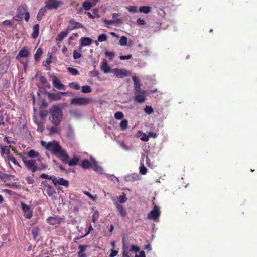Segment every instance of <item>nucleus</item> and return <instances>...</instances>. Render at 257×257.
<instances>
[{
	"instance_id": "nucleus-1",
	"label": "nucleus",
	"mask_w": 257,
	"mask_h": 257,
	"mask_svg": "<svg viewBox=\"0 0 257 257\" xmlns=\"http://www.w3.org/2000/svg\"><path fill=\"white\" fill-rule=\"evenodd\" d=\"M45 147L46 149L51 151V153L59 158L63 163L67 162L68 154L61 146H45Z\"/></svg>"
},
{
	"instance_id": "nucleus-2",
	"label": "nucleus",
	"mask_w": 257,
	"mask_h": 257,
	"mask_svg": "<svg viewBox=\"0 0 257 257\" xmlns=\"http://www.w3.org/2000/svg\"><path fill=\"white\" fill-rule=\"evenodd\" d=\"M50 113L52 116V122L55 125H58L61 122L63 116L62 109L56 105H54L50 109Z\"/></svg>"
},
{
	"instance_id": "nucleus-3",
	"label": "nucleus",
	"mask_w": 257,
	"mask_h": 257,
	"mask_svg": "<svg viewBox=\"0 0 257 257\" xmlns=\"http://www.w3.org/2000/svg\"><path fill=\"white\" fill-rule=\"evenodd\" d=\"M90 98L77 97L71 100L70 104L75 105H86L91 102Z\"/></svg>"
},
{
	"instance_id": "nucleus-4",
	"label": "nucleus",
	"mask_w": 257,
	"mask_h": 257,
	"mask_svg": "<svg viewBox=\"0 0 257 257\" xmlns=\"http://www.w3.org/2000/svg\"><path fill=\"white\" fill-rule=\"evenodd\" d=\"M23 161L27 169L31 170L33 173L35 172L37 170L38 167L36 165V161L35 160H28L26 158H23Z\"/></svg>"
},
{
	"instance_id": "nucleus-5",
	"label": "nucleus",
	"mask_w": 257,
	"mask_h": 257,
	"mask_svg": "<svg viewBox=\"0 0 257 257\" xmlns=\"http://www.w3.org/2000/svg\"><path fill=\"white\" fill-rule=\"evenodd\" d=\"M27 12V5L26 4L20 5L17 9V14L14 17L16 21H21L23 15Z\"/></svg>"
},
{
	"instance_id": "nucleus-6",
	"label": "nucleus",
	"mask_w": 257,
	"mask_h": 257,
	"mask_svg": "<svg viewBox=\"0 0 257 257\" xmlns=\"http://www.w3.org/2000/svg\"><path fill=\"white\" fill-rule=\"evenodd\" d=\"M160 211L159 207L155 205L153 210L148 214L147 218L149 219L155 220L159 217Z\"/></svg>"
},
{
	"instance_id": "nucleus-7",
	"label": "nucleus",
	"mask_w": 257,
	"mask_h": 257,
	"mask_svg": "<svg viewBox=\"0 0 257 257\" xmlns=\"http://www.w3.org/2000/svg\"><path fill=\"white\" fill-rule=\"evenodd\" d=\"M67 94L66 92H58L56 93H48V98L51 101H58L61 99L62 96H65Z\"/></svg>"
},
{
	"instance_id": "nucleus-8",
	"label": "nucleus",
	"mask_w": 257,
	"mask_h": 257,
	"mask_svg": "<svg viewBox=\"0 0 257 257\" xmlns=\"http://www.w3.org/2000/svg\"><path fill=\"white\" fill-rule=\"evenodd\" d=\"M112 72L116 77L119 78L125 77L130 74L128 71L122 69L114 68L112 69Z\"/></svg>"
},
{
	"instance_id": "nucleus-9",
	"label": "nucleus",
	"mask_w": 257,
	"mask_h": 257,
	"mask_svg": "<svg viewBox=\"0 0 257 257\" xmlns=\"http://www.w3.org/2000/svg\"><path fill=\"white\" fill-rule=\"evenodd\" d=\"M52 85L59 90H64L66 89V86L62 84L60 80L56 76H53Z\"/></svg>"
},
{
	"instance_id": "nucleus-10",
	"label": "nucleus",
	"mask_w": 257,
	"mask_h": 257,
	"mask_svg": "<svg viewBox=\"0 0 257 257\" xmlns=\"http://www.w3.org/2000/svg\"><path fill=\"white\" fill-rule=\"evenodd\" d=\"M22 210L25 215V217L28 219H30L32 217V211L31 208L28 205L22 202L21 203Z\"/></svg>"
},
{
	"instance_id": "nucleus-11",
	"label": "nucleus",
	"mask_w": 257,
	"mask_h": 257,
	"mask_svg": "<svg viewBox=\"0 0 257 257\" xmlns=\"http://www.w3.org/2000/svg\"><path fill=\"white\" fill-rule=\"evenodd\" d=\"M84 26L80 23L76 22L74 19L70 20L68 22V25L66 28L68 31L72 30L77 28H82Z\"/></svg>"
},
{
	"instance_id": "nucleus-12",
	"label": "nucleus",
	"mask_w": 257,
	"mask_h": 257,
	"mask_svg": "<svg viewBox=\"0 0 257 257\" xmlns=\"http://www.w3.org/2000/svg\"><path fill=\"white\" fill-rule=\"evenodd\" d=\"M132 79L134 84L135 94H136L137 93H140V92L142 91V90L141 89V84L139 79L136 76H132Z\"/></svg>"
},
{
	"instance_id": "nucleus-13",
	"label": "nucleus",
	"mask_w": 257,
	"mask_h": 257,
	"mask_svg": "<svg viewBox=\"0 0 257 257\" xmlns=\"http://www.w3.org/2000/svg\"><path fill=\"white\" fill-rule=\"evenodd\" d=\"M145 91L144 90L141 91L140 93H137L135 94L134 100L139 103H142L145 101Z\"/></svg>"
},
{
	"instance_id": "nucleus-14",
	"label": "nucleus",
	"mask_w": 257,
	"mask_h": 257,
	"mask_svg": "<svg viewBox=\"0 0 257 257\" xmlns=\"http://www.w3.org/2000/svg\"><path fill=\"white\" fill-rule=\"evenodd\" d=\"M28 157L33 158H37V161L41 162L43 158L40 156L38 152L35 151L34 150H30L27 153Z\"/></svg>"
},
{
	"instance_id": "nucleus-15",
	"label": "nucleus",
	"mask_w": 257,
	"mask_h": 257,
	"mask_svg": "<svg viewBox=\"0 0 257 257\" xmlns=\"http://www.w3.org/2000/svg\"><path fill=\"white\" fill-rule=\"evenodd\" d=\"M48 4H46L45 6L48 9H56L58 6L61 4L60 1H56V0H48Z\"/></svg>"
},
{
	"instance_id": "nucleus-16",
	"label": "nucleus",
	"mask_w": 257,
	"mask_h": 257,
	"mask_svg": "<svg viewBox=\"0 0 257 257\" xmlns=\"http://www.w3.org/2000/svg\"><path fill=\"white\" fill-rule=\"evenodd\" d=\"M55 181L53 183L56 185L57 184H58L60 185L64 186L65 187H68L69 186V181L67 180L64 179L63 178H59L57 179L55 177Z\"/></svg>"
},
{
	"instance_id": "nucleus-17",
	"label": "nucleus",
	"mask_w": 257,
	"mask_h": 257,
	"mask_svg": "<svg viewBox=\"0 0 257 257\" xmlns=\"http://www.w3.org/2000/svg\"><path fill=\"white\" fill-rule=\"evenodd\" d=\"M79 161V158L74 156L73 158L69 160V156L68 155L67 162H63L65 164H68L70 166L76 165Z\"/></svg>"
},
{
	"instance_id": "nucleus-18",
	"label": "nucleus",
	"mask_w": 257,
	"mask_h": 257,
	"mask_svg": "<svg viewBox=\"0 0 257 257\" xmlns=\"http://www.w3.org/2000/svg\"><path fill=\"white\" fill-rule=\"evenodd\" d=\"M47 223L50 225H54L59 224L61 222L60 218L58 216L49 217L47 219Z\"/></svg>"
},
{
	"instance_id": "nucleus-19",
	"label": "nucleus",
	"mask_w": 257,
	"mask_h": 257,
	"mask_svg": "<svg viewBox=\"0 0 257 257\" xmlns=\"http://www.w3.org/2000/svg\"><path fill=\"white\" fill-rule=\"evenodd\" d=\"M121 14L120 13H113L112 15V20L113 22V24L115 25H120L122 24L123 22L121 19L118 18V17L120 16Z\"/></svg>"
},
{
	"instance_id": "nucleus-20",
	"label": "nucleus",
	"mask_w": 257,
	"mask_h": 257,
	"mask_svg": "<svg viewBox=\"0 0 257 257\" xmlns=\"http://www.w3.org/2000/svg\"><path fill=\"white\" fill-rule=\"evenodd\" d=\"M80 41L82 46H86L90 45L92 43V39L89 37H82Z\"/></svg>"
},
{
	"instance_id": "nucleus-21",
	"label": "nucleus",
	"mask_w": 257,
	"mask_h": 257,
	"mask_svg": "<svg viewBox=\"0 0 257 257\" xmlns=\"http://www.w3.org/2000/svg\"><path fill=\"white\" fill-rule=\"evenodd\" d=\"M115 205L121 216L124 217L126 215V212L123 206L117 202Z\"/></svg>"
},
{
	"instance_id": "nucleus-22",
	"label": "nucleus",
	"mask_w": 257,
	"mask_h": 257,
	"mask_svg": "<svg viewBox=\"0 0 257 257\" xmlns=\"http://www.w3.org/2000/svg\"><path fill=\"white\" fill-rule=\"evenodd\" d=\"M69 31L66 28L65 31H62L60 33H59L56 37V40L57 41H62L64 38H65L67 35L68 34Z\"/></svg>"
},
{
	"instance_id": "nucleus-23",
	"label": "nucleus",
	"mask_w": 257,
	"mask_h": 257,
	"mask_svg": "<svg viewBox=\"0 0 257 257\" xmlns=\"http://www.w3.org/2000/svg\"><path fill=\"white\" fill-rule=\"evenodd\" d=\"M101 69L104 73H107L110 72V67L108 65L106 60H103L101 63Z\"/></svg>"
},
{
	"instance_id": "nucleus-24",
	"label": "nucleus",
	"mask_w": 257,
	"mask_h": 257,
	"mask_svg": "<svg viewBox=\"0 0 257 257\" xmlns=\"http://www.w3.org/2000/svg\"><path fill=\"white\" fill-rule=\"evenodd\" d=\"M39 25L38 24H35L33 27V32L31 34V37L33 39H36L39 35Z\"/></svg>"
},
{
	"instance_id": "nucleus-25",
	"label": "nucleus",
	"mask_w": 257,
	"mask_h": 257,
	"mask_svg": "<svg viewBox=\"0 0 257 257\" xmlns=\"http://www.w3.org/2000/svg\"><path fill=\"white\" fill-rule=\"evenodd\" d=\"M152 8L148 6H143L138 9V12L144 14H148L151 12Z\"/></svg>"
},
{
	"instance_id": "nucleus-26",
	"label": "nucleus",
	"mask_w": 257,
	"mask_h": 257,
	"mask_svg": "<svg viewBox=\"0 0 257 257\" xmlns=\"http://www.w3.org/2000/svg\"><path fill=\"white\" fill-rule=\"evenodd\" d=\"M88 247L87 245H79L78 246V249L79 250L78 252V257H86V255L84 252L85 251L86 248Z\"/></svg>"
},
{
	"instance_id": "nucleus-27",
	"label": "nucleus",
	"mask_w": 257,
	"mask_h": 257,
	"mask_svg": "<svg viewBox=\"0 0 257 257\" xmlns=\"http://www.w3.org/2000/svg\"><path fill=\"white\" fill-rule=\"evenodd\" d=\"M95 5H94V3L93 2H90L88 1H85L82 4L83 8L87 11L90 10L91 8L93 7Z\"/></svg>"
},
{
	"instance_id": "nucleus-28",
	"label": "nucleus",
	"mask_w": 257,
	"mask_h": 257,
	"mask_svg": "<svg viewBox=\"0 0 257 257\" xmlns=\"http://www.w3.org/2000/svg\"><path fill=\"white\" fill-rule=\"evenodd\" d=\"M29 54V51L26 49V48L22 49L18 53L17 55V58L19 57H28Z\"/></svg>"
},
{
	"instance_id": "nucleus-29",
	"label": "nucleus",
	"mask_w": 257,
	"mask_h": 257,
	"mask_svg": "<svg viewBox=\"0 0 257 257\" xmlns=\"http://www.w3.org/2000/svg\"><path fill=\"white\" fill-rule=\"evenodd\" d=\"M1 153L2 154H9L10 153V148L12 147V149L15 152V148L14 146H1Z\"/></svg>"
},
{
	"instance_id": "nucleus-30",
	"label": "nucleus",
	"mask_w": 257,
	"mask_h": 257,
	"mask_svg": "<svg viewBox=\"0 0 257 257\" xmlns=\"http://www.w3.org/2000/svg\"><path fill=\"white\" fill-rule=\"evenodd\" d=\"M47 9H48L47 8H46L45 6H44V7H43L40 9V10L39 11V12L37 14V19L38 21L41 20V19H42V17L44 16Z\"/></svg>"
},
{
	"instance_id": "nucleus-31",
	"label": "nucleus",
	"mask_w": 257,
	"mask_h": 257,
	"mask_svg": "<svg viewBox=\"0 0 257 257\" xmlns=\"http://www.w3.org/2000/svg\"><path fill=\"white\" fill-rule=\"evenodd\" d=\"M43 53L42 50L41 48H39L37 49L36 53L34 55V59L35 61H39L40 59V57L42 55Z\"/></svg>"
},
{
	"instance_id": "nucleus-32",
	"label": "nucleus",
	"mask_w": 257,
	"mask_h": 257,
	"mask_svg": "<svg viewBox=\"0 0 257 257\" xmlns=\"http://www.w3.org/2000/svg\"><path fill=\"white\" fill-rule=\"evenodd\" d=\"M40 178H42V179H47L51 180L52 181V182H54V181L56 180L55 176H54V175L49 176L48 175L45 174V173H43V174H41L40 176Z\"/></svg>"
},
{
	"instance_id": "nucleus-33",
	"label": "nucleus",
	"mask_w": 257,
	"mask_h": 257,
	"mask_svg": "<svg viewBox=\"0 0 257 257\" xmlns=\"http://www.w3.org/2000/svg\"><path fill=\"white\" fill-rule=\"evenodd\" d=\"M92 164L87 159H85L82 161L81 166L84 169H88L91 167Z\"/></svg>"
},
{
	"instance_id": "nucleus-34",
	"label": "nucleus",
	"mask_w": 257,
	"mask_h": 257,
	"mask_svg": "<svg viewBox=\"0 0 257 257\" xmlns=\"http://www.w3.org/2000/svg\"><path fill=\"white\" fill-rule=\"evenodd\" d=\"M46 192L49 196H52L56 193L55 190L51 186H48V188L46 189Z\"/></svg>"
},
{
	"instance_id": "nucleus-35",
	"label": "nucleus",
	"mask_w": 257,
	"mask_h": 257,
	"mask_svg": "<svg viewBox=\"0 0 257 257\" xmlns=\"http://www.w3.org/2000/svg\"><path fill=\"white\" fill-rule=\"evenodd\" d=\"M92 91L91 88L89 85H84L82 87L81 92L84 93H90Z\"/></svg>"
},
{
	"instance_id": "nucleus-36",
	"label": "nucleus",
	"mask_w": 257,
	"mask_h": 257,
	"mask_svg": "<svg viewBox=\"0 0 257 257\" xmlns=\"http://www.w3.org/2000/svg\"><path fill=\"white\" fill-rule=\"evenodd\" d=\"M120 127L121 130H125L128 127V121L124 119L120 123Z\"/></svg>"
},
{
	"instance_id": "nucleus-37",
	"label": "nucleus",
	"mask_w": 257,
	"mask_h": 257,
	"mask_svg": "<svg viewBox=\"0 0 257 257\" xmlns=\"http://www.w3.org/2000/svg\"><path fill=\"white\" fill-rule=\"evenodd\" d=\"M99 216V212L98 211L96 210L94 212L93 215H92V222L95 223L98 220Z\"/></svg>"
},
{
	"instance_id": "nucleus-38",
	"label": "nucleus",
	"mask_w": 257,
	"mask_h": 257,
	"mask_svg": "<svg viewBox=\"0 0 257 257\" xmlns=\"http://www.w3.org/2000/svg\"><path fill=\"white\" fill-rule=\"evenodd\" d=\"M39 229L38 227H35L34 228H33L32 230V234L33 235V237L35 239L38 234H39Z\"/></svg>"
},
{
	"instance_id": "nucleus-39",
	"label": "nucleus",
	"mask_w": 257,
	"mask_h": 257,
	"mask_svg": "<svg viewBox=\"0 0 257 257\" xmlns=\"http://www.w3.org/2000/svg\"><path fill=\"white\" fill-rule=\"evenodd\" d=\"M68 71L73 75H77L79 74V72L75 68L68 67Z\"/></svg>"
},
{
	"instance_id": "nucleus-40",
	"label": "nucleus",
	"mask_w": 257,
	"mask_h": 257,
	"mask_svg": "<svg viewBox=\"0 0 257 257\" xmlns=\"http://www.w3.org/2000/svg\"><path fill=\"white\" fill-rule=\"evenodd\" d=\"M114 117L117 120H121L124 117V114L122 112L117 111L115 113Z\"/></svg>"
},
{
	"instance_id": "nucleus-41",
	"label": "nucleus",
	"mask_w": 257,
	"mask_h": 257,
	"mask_svg": "<svg viewBox=\"0 0 257 257\" xmlns=\"http://www.w3.org/2000/svg\"><path fill=\"white\" fill-rule=\"evenodd\" d=\"M91 167L94 171L97 172H99L102 170V168L97 165L96 161H94V163L92 164Z\"/></svg>"
},
{
	"instance_id": "nucleus-42",
	"label": "nucleus",
	"mask_w": 257,
	"mask_h": 257,
	"mask_svg": "<svg viewBox=\"0 0 257 257\" xmlns=\"http://www.w3.org/2000/svg\"><path fill=\"white\" fill-rule=\"evenodd\" d=\"M118 201L120 203H124L127 200V198L126 197V195L124 193L122 195H120L117 197Z\"/></svg>"
},
{
	"instance_id": "nucleus-43",
	"label": "nucleus",
	"mask_w": 257,
	"mask_h": 257,
	"mask_svg": "<svg viewBox=\"0 0 257 257\" xmlns=\"http://www.w3.org/2000/svg\"><path fill=\"white\" fill-rule=\"evenodd\" d=\"M127 38L125 36H122L119 40V44L121 46H125L127 44Z\"/></svg>"
},
{
	"instance_id": "nucleus-44",
	"label": "nucleus",
	"mask_w": 257,
	"mask_h": 257,
	"mask_svg": "<svg viewBox=\"0 0 257 257\" xmlns=\"http://www.w3.org/2000/svg\"><path fill=\"white\" fill-rule=\"evenodd\" d=\"M147 171V169L146 167L144 166V165L143 163H141V165L140 167V172L142 175H145L146 174Z\"/></svg>"
},
{
	"instance_id": "nucleus-45",
	"label": "nucleus",
	"mask_w": 257,
	"mask_h": 257,
	"mask_svg": "<svg viewBox=\"0 0 257 257\" xmlns=\"http://www.w3.org/2000/svg\"><path fill=\"white\" fill-rule=\"evenodd\" d=\"M105 55L106 57H109L110 60H111L114 57L115 53L113 52L106 51L105 52Z\"/></svg>"
},
{
	"instance_id": "nucleus-46",
	"label": "nucleus",
	"mask_w": 257,
	"mask_h": 257,
	"mask_svg": "<svg viewBox=\"0 0 257 257\" xmlns=\"http://www.w3.org/2000/svg\"><path fill=\"white\" fill-rule=\"evenodd\" d=\"M144 111L148 114H151L154 112V110L151 106L147 105L144 108Z\"/></svg>"
},
{
	"instance_id": "nucleus-47",
	"label": "nucleus",
	"mask_w": 257,
	"mask_h": 257,
	"mask_svg": "<svg viewBox=\"0 0 257 257\" xmlns=\"http://www.w3.org/2000/svg\"><path fill=\"white\" fill-rule=\"evenodd\" d=\"M69 86L71 88H73V89H74L75 90H79L81 88L79 84L77 83H75V82H73V83H70Z\"/></svg>"
},
{
	"instance_id": "nucleus-48",
	"label": "nucleus",
	"mask_w": 257,
	"mask_h": 257,
	"mask_svg": "<svg viewBox=\"0 0 257 257\" xmlns=\"http://www.w3.org/2000/svg\"><path fill=\"white\" fill-rule=\"evenodd\" d=\"M39 115L42 119H44L48 115V112L45 110H41L39 111Z\"/></svg>"
},
{
	"instance_id": "nucleus-49",
	"label": "nucleus",
	"mask_w": 257,
	"mask_h": 257,
	"mask_svg": "<svg viewBox=\"0 0 257 257\" xmlns=\"http://www.w3.org/2000/svg\"><path fill=\"white\" fill-rule=\"evenodd\" d=\"M139 250H140L139 247L134 245H132L131 246L130 249H128V251L130 252L132 251V252H138V251H139Z\"/></svg>"
},
{
	"instance_id": "nucleus-50",
	"label": "nucleus",
	"mask_w": 257,
	"mask_h": 257,
	"mask_svg": "<svg viewBox=\"0 0 257 257\" xmlns=\"http://www.w3.org/2000/svg\"><path fill=\"white\" fill-rule=\"evenodd\" d=\"M107 37L105 34L99 35L98 37V41L99 42H103L107 40Z\"/></svg>"
},
{
	"instance_id": "nucleus-51",
	"label": "nucleus",
	"mask_w": 257,
	"mask_h": 257,
	"mask_svg": "<svg viewBox=\"0 0 257 257\" xmlns=\"http://www.w3.org/2000/svg\"><path fill=\"white\" fill-rule=\"evenodd\" d=\"M128 10L130 12L137 13L138 12V7L136 6H129Z\"/></svg>"
},
{
	"instance_id": "nucleus-52",
	"label": "nucleus",
	"mask_w": 257,
	"mask_h": 257,
	"mask_svg": "<svg viewBox=\"0 0 257 257\" xmlns=\"http://www.w3.org/2000/svg\"><path fill=\"white\" fill-rule=\"evenodd\" d=\"M48 57L46 59L45 64H44L45 66H46V65H49L50 63H51L52 54L51 53H48Z\"/></svg>"
},
{
	"instance_id": "nucleus-53",
	"label": "nucleus",
	"mask_w": 257,
	"mask_h": 257,
	"mask_svg": "<svg viewBox=\"0 0 257 257\" xmlns=\"http://www.w3.org/2000/svg\"><path fill=\"white\" fill-rule=\"evenodd\" d=\"M73 58L74 59H78L80 58V57H81L82 55L81 53L78 52L76 50H75L73 52Z\"/></svg>"
},
{
	"instance_id": "nucleus-54",
	"label": "nucleus",
	"mask_w": 257,
	"mask_h": 257,
	"mask_svg": "<svg viewBox=\"0 0 257 257\" xmlns=\"http://www.w3.org/2000/svg\"><path fill=\"white\" fill-rule=\"evenodd\" d=\"M128 249L127 247L123 248V257H130Z\"/></svg>"
},
{
	"instance_id": "nucleus-55",
	"label": "nucleus",
	"mask_w": 257,
	"mask_h": 257,
	"mask_svg": "<svg viewBox=\"0 0 257 257\" xmlns=\"http://www.w3.org/2000/svg\"><path fill=\"white\" fill-rule=\"evenodd\" d=\"M44 130V126L43 124L42 123L38 124L37 131L40 133H42Z\"/></svg>"
},
{
	"instance_id": "nucleus-56",
	"label": "nucleus",
	"mask_w": 257,
	"mask_h": 257,
	"mask_svg": "<svg viewBox=\"0 0 257 257\" xmlns=\"http://www.w3.org/2000/svg\"><path fill=\"white\" fill-rule=\"evenodd\" d=\"M2 24L4 25H7V26H12L13 24V22L10 20H6L2 22Z\"/></svg>"
},
{
	"instance_id": "nucleus-57",
	"label": "nucleus",
	"mask_w": 257,
	"mask_h": 257,
	"mask_svg": "<svg viewBox=\"0 0 257 257\" xmlns=\"http://www.w3.org/2000/svg\"><path fill=\"white\" fill-rule=\"evenodd\" d=\"M48 166L46 164L41 163L39 167H38L37 170H42L46 169Z\"/></svg>"
},
{
	"instance_id": "nucleus-58",
	"label": "nucleus",
	"mask_w": 257,
	"mask_h": 257,
	"mask_svg": "<svg viewBox=\"0 0 257 257\" xmlns=\"http://www.w3.org/2000/svg\"><path fill=\"white\" fill-rule=\"evenodd\" d=\"M103 22H104V24L107 26L108 27H109V25H110L111 24H113V22L112 21V20H108L107 19H104Z\"/></svg>"
},
{
	"instance_id": "nucleus-59",
	"label": "nucleus",
	"mask_w": 257,
	"mask_h": 257,
	"mask_svg": "<svg viewBox=\"0 0 257 257\" xmlns=\"http://www.w3.org/2000/svg\"><path fill=\"white\" fill-rule=\"evenodd\" d=\"M39 80L40 82L43 84H45L47 83L46 78L43 76H40L39 78Z\"/></svg>"
},
{
	"instance_id": "nucleus-60",
	"label": "nucleus",
	"mask_w": 257,
	"mask_h": 257,
	"mask_svg": "<svg viewBox=\"0 0 257 257\" xmlns=\"http://www.w3.org/2000/svg\"><path fill=\"white\" fill-rule=\"evenodd\" d=\"M132 57V55L120 56L119 58L121 60L130 59Z\"/></svg>"
},
{
	"instance_id": "nucleus-61",
	"label": "nucleus",
	"mask_w": 257,
	"mask_h": 257,
	"mask_svg": "<svg viewBox=\"0 0 257 257\" xmlns=\"http://www.w3.org/2000/svg\"><path fill=\"white\" fill-rule=\"evenodd\" d=\"M137 23L141 25H144L146 24V22L140 18L137 19Z\"/></svg>"
},
{
	"instance_id": "nucleus-62",
	"label": "nucleus",
	"mask_w": 257,
	"mask_h": 257,
	"mask_svg": "<svg viewBox=\"0 0 257 257\" xmlns=\"http://www.w3.org/2000/svg\"><path fill=\"white\" fill-rule=\"evenodd\" d=\"M8 177V175L7 174L0 171V179L4 180L7 179Z\"/></svg>"
},
{
	"instance_id": "nucleus-63",
	"label": "nucleus",
	"mask_w": 257,
	"mask_h": 257,
	"mask_svg": "<svg viewBox=\"0 0 257 257\" xmlns=\"http://www.w3.org/2000/svg\"><path fill=\"white\" fill-rule=\"evenodd\" d=\"M58 131V128L56 127H51L50 128V134H54Z\"/></svg>"
},
{
	"instance_id": "nucleus-64",
	"label": "nucleus",
	"mask_w": 257,
	"mask_h": 257,
	"mask_svg": "<svg viewBox=\"0 0 257 257\" xmlns=\"http://www.w3.org/2000/svg\"><path fill=\"white\" fill-rule=\"evenodd\" d=\"M135 257H146L145 253L144 251L140 252L139 255L136 254Z\"/></svg>"
}]
</instances>
